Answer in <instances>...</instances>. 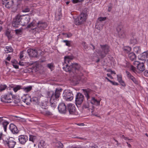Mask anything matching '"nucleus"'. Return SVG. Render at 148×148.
Returning a JSON list of instances; mask_svg holds the SVG:
<instances>
[{
	"label": "nucleus",
	"instance_id": "14",
	"mask_svg": "<svg viewBox=\"0 0 148 148\" xmlns=\"http://www.w3.org/2000/svg\"><path fill=\"white\" fill-rule=\"evenodd\" d=\"M1 3L6 8H10L12 7L14 2L13 0H2Z\"/></svg>",
	"mask_w": 148,
	"mask_h": 148
},
{
	"label": "nucleus",
	"instance_id": "12",
	"mask_svg": "<svg viewBox=\"0 0 148 148\" xmlns=\"http://www.w3.org/2000/svg\"><path fill=\"white\" fill-rule=\"evenodd\" d=\"M20 16L21 25L25 26L27 25L30 20L31 18L30 16L28 15Z\"/></svg>",
	"mask_w": 148,
	"mask_h": 148
},
{
	"label": "nucleus",
	"instance_id": "63",
	"mask_svg": "<svg viewBox=\"0 0 148 148\" xmlns=\"http://www.w3.org/2000/svg\"><path fill=\"white\" fill-rule=\"evenodd\" d=\"M107 75L108 77H110L111 79H113V77L110 75V74L107 73Z\"/></svg>",
	"mask_w": 148,
	"mask_h": 148
},
{
	"label": "nucleus",
	"instance_id": "30",
	"mask_svg": "<svg viewBox=\"0 0 148 148\" xmlns=\"http://www.w3.org/2000/svg\"><path fill=\"white\" fill-rule=\"evenodd\" d=\"M9 124V122L7 121H5L2 122V126L3 127L4 131L5 132H6L7 126Z\"/></svg>",
	"mask_w": 148,
	"mask_h": 148
},
{
	"label": "nucleus",
	"instance_id": "19",
	"mask_svg": "<svg viewBox=\"0 0 148 148\" xmlns=\"http://www.w3.org/2000/svg\"><path fill=\"white\" fill-rule=\"evenodd\" d=\"M27 52L28 53L29 56L31 57H37L38 53L37 51L33 49H28L27 50Z\"/></svg>",
	"mask_w": 148,
	"mask_h": 148
},
{
	"label": "nucleus",
	"instance_id": "39",
	"mask_svg": "<svg viewBox=\"0 0 148 148\" xmlns=\"http://www.w3.org/2000/svg\"><path fill=\"white\" fill-rule=\"evenodd\" d=\"M89 105L88 102H87L85 103L82 107L83 109H84L86 108H89Z\"/></svg>",
	"mask_w": 148,
	"mask_h": 148
},
{
	"label": "nucleus",
	"instance_id": "37",
	"mask_svg": "<svg viewBox=\"0 0 148 148\" xmlns=\"http://www.w3.org/2000/svg\"><path fill=\"white\" fill-rule=\"evenodd\" d=\"M11 62L12 63V65L13 67L16 69H18V66L16 64V63L17 62L16 60H14L13 61L12 60Z\"/></svg>",
	"mask_w": 148,
	"mask_h": 148
},
{
	"label": "nucleus",
	"instance_id": "52",
	"mask_svg": "<svg viewBox=\"0 0 148 148\" xmlns=\"http://www.w3.org/2000/svg\"><path fill=\"white\" fill-rule=\"evenodd\" d=\"M117 80L119 82L123 80L122 79V76L121 75H117Z\"/></svg>",
	"mask_w": 148,
	"mask_h": 148
},
{
	"label": "nucleus",
	"instance_id": "15",
	"mask_svg": "<svg viewBox=\"0 0 148 148\" xmlns=\"http://www.w3.org/2000/svg\"><path fill=\"white\" fill-rule=\"evenodd\" d=\"M83 91H84V94L87 98V101L89 100L91 98V99L92 97V96L94 94V92L90 89H83Z\"/></svg>",
	"mask_w": 148,
	"mask_h": 148
},
{
	"label": "nucleus",
	"instance_id": "1",
	"mask_svg": "<svg viewBox=\"0 0 148 148\" xmlns=\"http://www.w3.org/2000/svg\"><path fill=\"white\" fill-rule=\"evenodd\" d=\"M0 143L7 145L9 148H13L16 144V142L14 138L12 137L8 138L2 133H0Z\"/></svg>",
	"mask_w": 148,
	"mask_h": 148
},
{
	"label": "nucleus",
	"instance_id": "4",
	"mask_svg": "<svg viewBox=\"0 0 148 148\" xmlns=\"http://www.w3.org/2000/svg\"><path fill=\"white\" fill-rule=\"evenodd\" d=\"M74 57L73 56H65L64 58V62L63 63L64 66L63 69L66 72L70 71L71 68L70 65L69 66V64L71 62V60L73 59Z\"/></svg>",
	"mask_w": 148,
	"mask_h": 148
},
{
	"label": "nucleus",
	"instance_id": "55",
	"mask_svg": "<svg viewBox=\"0 0 148 148\" xmlns=\"http://www.w3.org/2000/svg\"><path fill=\"white\" fill-rule=\"evenodd\" d=\"M34 23L33 22L31 23L30 24L28 25L27 26V27L28 28H30L34 26Z\"/></svg>",
	"mask_w": 148,
	"mask_h": 148
},
{
	"label": "nucleus",
	"instance_id": "41",
	"mask_svg": "<svg viewBox=\"0 0 148 148\" xmlns=\"http://www.w3.org/2000/svg\"><path fill=\"white\" fill-rule=\"evenodd\" d=\"M126 73L127 74V78L129 79H131L134 76L128 71H126Z\"/></svg>",
	"mask_w": 148,
	"mask_h": 148
},
{
	"label": "nucleus",
	"instance_id": "11",
	"mask_svg": "<svg viewBox=\"0 0 148 148\" xmlns=\"http://www.w3.org/2000/svg\"><path fill=\"white\" fill-rule=\"evenodd\" d=\"M116 31L118 34L119 36L121 38H123L126 37L125 31L123 29L122 25H119L116 28Z\"/></svg>",
	"mask_w": 148,
	"mask_h": 148
},
{
	"label": "nucleus",
	"instance_id": "61",
	"mask_svg": "<svg viewBox=\"0 0 148 148\" xmlns=\"http://www.w3.org/2000/svg\"><path fill=\"white\" fill-rule=\"evenodd\" d=\"M23 53L22 52L21 53L20 55V58L21 59L23 57Z\"/></svg>",
	"mask_w": 148,
	"mask_h": 148
},
{
	"label": "nucleus",
	"instance_id": "44",
	"mask_svg": "<svg viewBox=\"0 0 148 148\" xmlns=\"http://www.w3.org/2000/svg\"><path fill=\"white\" fill-rule=\"evenodd\" d=\"M129 69L130 70L132 71L135 73H136V68L132 65H130V66L129 67Z\"/></svg>",
	"mask_w": 148,
	"mask_h": 148
},
{
	"label": "nucleus",
	"instance_id": "47",
	"mask_svg": "<svg viewBox=\"0 0 148 148\" xmlns=\"http://www.w3.org/2000/svg\"><path fill=\"white\" fill-rule=\"evenodd\" d=\"M47 66L51 71L53 69L54 66L53 63H51L47 64Z\"/></svg>",
	"mask_w": 148,
	"mask_h": 148
},
{
	"label": "nucleus",
	"instance_id": "6",
	"mask_svg": "<svg viewBox=\"0 0 148 148\" xmlns=\"http://www.w3.org/2000/svg\"><path fill=\"white\" fill-rule=\"evenodd\" d=\"M63 97L66 101H70L73 99V95L72 91L70 90H67L64 92Z\"/></svg>",
	"mask_w": 148,
	"mask_h": 148
},
{
	"label": "nucleus",
	"instance_id": "48",
	"mask_svg": "<svg viewBox=\"0 0 148 148\" xmlns=\"http://www.w3.org/2000/svg\"><path fill=\"white\" fill-rule=\"evenodd\" d=\"M5 35L8 37L9 39H11L12 36L9 32L8 31H7L6 32Z\"/></svg>",
	"mask_w": 148,
	"mask_h": 148
},
{
	"label": "nucleus",
	"instance_id": "43",
	"mask_svg": "<svg viewBox=\"0 0 148 148\" xmlns=\"http://www.w3.org/2000/svg\"><path fill=\"white\" fill-rule=\"evenodd\" d=\"M43 113L44 114L47 116L51 115L52 114L51 112L47 110L45 111Z\"/></svg>",
	"mask_w": 148,
	"mask_h": 148
},
{
	"label": "nucleus",
	"instance_id": "2",
	"mask_svg": "<svg viewBox=\"0 0 148 148\" xmlns=\"http://www.w3.org/2000/svg\"><path fill=\"white\" fill-rule=\"evenodd\" d=\"M47 26V23L45 21H39L37 23V27L34 28L32 29L33 32L35 33H39L42 30L45 29Z\"/></svg>",
	"mask_w": 148,
	"mask_h": 148
},
{
	"label": "nucleus",
	"instance_id": "40",
	"mask_svg": "<svg viewBox=\"0 0 148 148\" xmlns=\"http://www.w3.org/2000/svg\"><path fill=\"white\" fill-rule=\"evenodd\" d=\"M134 51L136 53H139L140 51V49L139 47H136L134 48Z\"/></svg>",
	"mask_w": 148,
	"mask_h": 148
},
{
	"label": "nucleus",
	"instance_id": "22",
	"mask_svg": "<svg viewBox=\"0 0 148 148\" xmlns=\"http://www.w3.org/2000/svg\"><path fill=\"white\" fill-rule=\"evenodd\" d=\"M88 101L90 102L92 104L95 105L97 106H99L100 105V101L96 99L94 97H92L91 99L88 100Z\"/></svg>",
	"mask_w": 148,
	"mask_h": 148
},
{
	"label": "nucleus",
	"instance_id": "57",
	"mask_svg": "<svg viewBox=\"0 0 148 148\" xmlns=\"http://www.w3.org/2000/svg\"><path fill=\"white\" fill-rule=\"evenodd\" d=\"M110 82L114 85H118L119 84L117 82H113L112 81H111Z\"/></svg>",
	"mask_w": 148,
	"mask_h": 148
},
{
	"label": "nucleus",
	"instance_id": "59",
	"mask_svg": "<svg viewBox=\"0 0 148 148\" xmlns=\"http://www.w3.org/2000/svg\"><path fill=\"white\" fill-rule=\"evenodd\" d=\"M79 0H73L72 2L74 3H77L79 2Z\"/></svg>",
	"mask_w": 148,
	"mask_h": 148
},
{
	"label": "nucleus",
	"instance_id": "54",
	"mask_svg": "<svg viewBox=\"0 0 148 148\" xmlns=\"http://www.w3.org/2000/svg\"><path fill=\"white\" fill-rule=\"evenodd\" d=\"M106 17H101L99 18L98 19L99 21H104L106 19Z\"/></svg>",
	"mask_w": 148,
	"mask_h": 148
},
{
	"label": "nucleus",
	"instance_id": "3",
	"mask_svg": "<svg viewBox=\"0 0 148 148\" xmlns=\"http://www.w3.org/2000/svg\"><path fill=\"white\" fill-rule=\"evenodd\" d=\"M101 48L102 50H99L97 52L100 57L103 58L108 54L110 51V47L107 45H100Z\"/></svg>",
	"mask_w": 148,
	"mask_h": 148
},
{
	"label": "nucleus",
	"instance_id": "31",
	"mask_svg": "<svg viewBox=\"0 0 148 148\" xmlns=\"http://www.w3.org/2000/svg\"><path fill=\"white\" fill-rule=\"evenodd\" d=\"M29 140L30 141H32L34 143L37 141V137L36 136L30 135Z\"/></svg>",
	"mask_w": 148,
	"mask_h": 148
},
{
	"label": "nucleus",
	"instance_id": "32",
	"mask_svg": "<svg viewBox=\"0 0 148 148\" xmlns=\"http://www.w3.org/2000/svg\"><path fill=\"white\" fill-rule=\"evenodd\" d=\"M13 49L10 47L7 46L5 48V51L6 53L12 52L13 51Z\"/></svg>",
	"mask_w": 148,
	"mask_h": 148
},
{
	"label": "nucleus",
	"instance_id": "38",
	"mask_svg": "<svg viewBox=\"0 0 148 148\" xmlns=\"http://www.w3.org/2000/svg\"><path fill=\"white\" fill-rule=\"evenodd\" d=\"M81 78L78 76V75H75L73 77V80L74 81H78L81 80Z\"/></svg>",
	"mask_w": 148,
	"mask_h": 148
},
{
	"label": "nucleus",
	"instance_id": "51",
	"mask_svg": "<svg viewBox=\"0 0 148 148\" xmlns=\"http://www.w3.org/2000/svg\"><path fill=\"white\" fill-rule=\"evenodd\" d=\"M21 32L22 31L20 29H16L15 30L16 34H21Z\"/></svg>",
	"mask_w": 148,
	"mask_h": 148
},
{
	"label": "nucleus",
	"instance_id": "53",
	"mask_svg": "<svg viewBox=\"0 0 148 148\" xmlns=\"http://www.w3.org/2000/svg\"><path fill=\"white\" fill-rule=\"evenodd\" d=\"M82 46L84 47V49H86L88 48V46L86 45V43L85 42H83L82 43Z\"/></svg>",
	"mask_w": 148,
	"mask_h": 148
},
{
	"label": "nucleus",
	"instance_id": "46",
	"mask_svg": "<svg viewBox=\"0 0 148 148\" xmlns=\"http://www.w3.org/2000/svg\"><path fill=\"white\" fill-rule=\"evenodd\" d=\"M7 88V86L5 85H1L0 86V92L4 90Z\"/></svg>",
	"mask_w": 148,
	"mask_h": 148
},
{
	"label": "nucleus",
	"instance_id": "17",
	"mask_svg": "<svg viewBox=\"0 0 148 148\" xmlns=\"http://www.w3.org/2000/svg\"><path fill=\"white\" fill-rule=\"evenodd\" d=\"M9 129L12 133L14 134H18L19 132V131L16 126L13 123L10 124Z\"/></svg>",
	"mask_w": 148,
	"mask_h": 148
},
{
	"label": "nucleus",
	"instance_id": "36",
	"mask_svg": "<svg viewBox=\"0 0 148 148\" xmlns=\"http://www.w3.org/2000/svg\"><path fill=\"white\" fill-rule=\"evenodd\" d=\"M131 50V48L129 46L125 47L124 48V50L125 52L127 53H128Z\"/></svg>",
	"mask_w": 148,
	"mask_h": 148
},
{
	"label": "nucleus",
	"instance_id": "50",
	"mask_svg": "<svg viewBox=\"0 0 148 148\" xmlns=\"http://www.w3.org/2000/svg\"><path fill=\"white\" fill-rule=\"evenodd\" d=\"M130 79H131L135 84H138V81L136 80L134 77H133L131 78Z\"/></svg>",
	"mask_w": 148,
	"mask_h": 148
},
{
	"label": "nucleus",
	"instance_id": "8",
	"mask_svg": "<svg viewBox=\"0 0 148 148\" xmlns=\"http://www.w3.org/2000/svg\"><path fill=\"white\" fill-rule=\"evenodd\" d=\"M70 67H71V70L69 72H72L73 73H77V72L82 69V68L80 65L77 63L72 64L71 65H70Z\"/></svg>",
	"mask_w": 148,
	"mask_h": 148
},
{
	"label": "nucleus",
	"instance_id": "49",
	"mask_svg": "<svg viewBox=\"0 0 148 148\" xmlns=\"http://www.w3.org/2000/svg\"><path fill=\"white\" fill-rule=\"evenodd\" d=\"M62 34L64 35L66 37L68 38L71 37L72 36V34L71 33H63Z\"/></svg>",
	"mask_w": 148,
	"mask_h": 148
},
{
	"label": "nucleus",
	"instance_id": "24",
	"mask_svg": "<svg viewBox=\"0 0 148 148\" xmlns=\"http://www.w3.org/2000/svg\"><path fill=\"white\" fill-rule=\"evenodd\" d=\"M148 57V51L143 52L140 55V59L142 60H145Z\"/></svg>",
	"mask_w": 148,
	"mask_h": 148
},
{
	"label": "nucleus",
	"instance_id": "26",
	"mask_svg": "<svg viewBox=\"0 0 148 148\" xmlns=\"http://www.w3.org/2000/svg\"><path fill=\"white\" fill-rule=\"evenodd\" d=\"M128 58L132 61L134 60L136 58V56L134 53L132 52L128 55Z\"/></svg>",
	"mask_w": 148,
	"mask_h": 148
},
{
	"label": "nucleus",
	"instance_id": "18",
	"mask_svg": "<svg viewBox=\"0 0 148 148\" xmlns=\"http://www.w3.org/2000/svg\"><path fill=\"white\" fill-rule=\"evenodd\" d=\"M75 108L74 105L69 104L67 105V109L70 114H75Z\"/></svg>",
	"mask_w": 148,
	"mask_h": 148
},
{
	"label": "nucleus",
	"instance_id": "20",
	"mask_svg": "<svg viewBox=\"0 0 148 148\" xmlns=\"http://www.w3.org/2000/svg\"><path fill=\"white\" fill-rule=\"evenodd\" d=\"M28 138L26 135H21L18 137V140L20 143L21 144H24L27 140Z\"/></svg>",
	"mask_w": 148,
	"mask_h": 148
},
{
	"label": "nucleus",
	"instance_id": "9",
	"mask_svg": "<svg viewBox=\"0 0 148 148\" xmlns=\"http://www.w3.org/2000/svg\"><path fill=\"white\" fill-rule=\"evenodd\" d=\"M13 99L12 95L11 93L2 95L1 97V99L2 101L6 103H10Z\"/></svg>",
	"mask_w": 148,
	"mask_h": 148
},
{
	"label": "nucleus",
	"instance_id": "21",
	"mask_svg": "<svg viewBox=\"0 0 148 148\" xmlns=\"http://www.w3.org/2000/svg\"><path fill=\"white\" fill-rule=\"evenodd\" d=\"M61 9L59 8L55 14V17L56 20H59L62 17Z\"/></svg>",
	"mask_w": 148,
	"mask_h": 148
},
{
	"label": "nucleus",
	"instance_id": "10",
	"mask_svg": "<svg viewBox=\"0 0 148 148\" xmlns=\"http://www.w3.org/2000/svg\"><path fill=\"white\" fill-rule=\"evenodd\" d=\"M84 99L83 95L80 93H78L77 94L75 98V103L76 105L78 106H80L82 103Z\"/></svg>",
	"mask_w": 148,
	"mask_h": 148
},
{
	"label": "nucleus",
	"instance_id": "58",
	"mask_svg": "<svg viewBox=\"0 0 148 148\" xmlns=\"http://www.w3.org/2000/svg\"><path fill=\"white\" fill-rule=\"evenodd\" d=\"M139 63H140L136 61H135L133 62V64L134 65L138 66V65L139 64Z\"/></svg>",
	"mask_w": 148,
	"mask_h": 148
},
{
	"label": "nucleus",
	"instance_id": "5",
	"mask_svg": "<svg viewBox=\"0 0 148 148\" xmlns=\"http://www.w3.org/2000/svg\"><path fill=\"white\" fill-rule=\"evenodd\" d=\"M87 14L86 13L82 12L75 20V21L76 25L81 24L86 19Z\"/></svg>",
	"mask_w": 148,
	"mask_h": 148
},
{
	"label": "nucleus",
	"instance_id": "33",
	"mask_svg": "<svg viewBox=\"0 0 148 148\" xmlns=\"http://www.w3.org/2000/svg\"><path fill=\"white\" fill-rule=\"evenodd\" d=\"M30 11V8L28 7H23L22 9V11L23 12H29Z\"/></svg>",
	"mask_w": 148,
	"mask_h": 148
},
{
	"label": "nucleus",
	"instance_id": "23",
	"mask_svg": "<svg viewBox=\"0 0 148 148\" xmlns=\"http://www.w3.org/2000/svg\"><path fill=\"white\" fill-rule=\"evenodd\" d=\"M39 148H46L47 146V144L43 140H40L38 144Z\"/></svg>",
	"mask_w": 148,
	"mask_h": 148
},
{
	"label": "nucleus",
	"instance_id": "25",
	"mask_svg": "<svg viewBox=\"0 0 148 148\" xmlns=\"http://www.w3.org/2000/svg\"><path fill=\"white\" fill-rule=\"evenodd\" d=\"M137 68L140 71H143L145 69V67L143 63H140L138 66H137Z\"/></svg>",
	"mask_w": 148,
	"mask_h": 148
},
{
	"label": "nucleus",
	"instance_id": "29",
	"mask_svg": "<svg viewBox=\"0 0 148 148\" xmlns=\"http://www.w3.org/2000/svg\"><path fill=\"white\" fill-rule=\"evenodd\" d=\"M32 87L31 86L23 87L22 89L26 92H28L31 90Z\"/></svg>",
	"mask_w": 148,
	"mask_h": 148
},
{
	"label": "nucleus",
	"instance_id": "62",
	"mask_svg": "<svg viewBox=\"0 0 148 148\" xmlns=\"http://www.w3.org/2000/svg\"><path fill=\"white\" fill-rule=\"evenodd\" d=\"M133 41H132V40L131 39L130 41V42H131V43L134 44L136 43V40L135 39L133 40Z\"/></svg>",
	"mask_w": 148,
	"mask_h": 148
},
{
	"label": "nucleus",
	"instance_id": "27",
	"mask_svg": "<svg viewBox=\"0 0 148 148\" xmlns=\"http://www.w3.org/2000/svg\"><path fill=\"white\" fill-rule=\"evenodd\" d=\"M32 99L30 97L28 96V97L23 99V101L27 105H28L31 102Z\"/></svg>",
	"mask_w": 148,
	"mask_h": 148
},
{
	"label": "nucleus",
	"instance_id": "34",
	"mask_svg": "<svg viewBox=\"0 0 148 148\" xmlns=\"http://www.w3.org/2000/svg\"><path fill=\"white\" fill-rule=\"evenodd\" d=\"M62 42L65 43L66 45L69 47H70L71 46V43L72 42L71 41L64 40L62 41Z\"/></svg>",
	"mask_w": 148,
	"mask_h": 148
},
{
	"label": "nucleus",
	"instance_id": "28",
	"mask_svg": "<svg viewBox=\"0 0 148 148\" xmlns=\"http://www.w3.org/2000/svg\"><path fill=\"white\" fill-rule=\"evenodd\" d=\"M31 102L35 104H39V100L36 97H34L32 99Z\"/></svg>",
	"mask_w": 148,
	"mask_h": 148
},
{
	"label": "nucleus",
	"instance_id": "64",
	"mask_svg": "<svg viewBox=\"0 0 148 148\" xmlns=\"http://www.w3.org/2000/svg\"><path fill=\"white\" fill-rule=\"evenodd\" d=\"M11 57L10 56L8 55L7 57V58L6 60H8V61H10L11 59Z\"/></svg>",
	"mask_w": 148,
	"mask_h": 148
},
{
	"label": "nucleus",
	"instance_id": "60",
	"mask_svg": "<svg viewBox=\"0 0 148 148\" xmlns=\"http://www.w3.org/2000/svg\"><path fill=\"white\" fill-rule=\"evenodd\" d=\"M145 75L146 76H148V70L145 71L144 72Z\"/></svg>",
	"mask_w": 148,
	"mask_h": 148
},
{
	"label": "nucleus",
	"instance_id": "56",
	"mask_svg": "<svg viewBox=\"0 0 148 148\" xmlns=\"http://www.w3.org/2000/svg\"><path fill=\"white\" fill-rule=\"evenodd\" d=\"M119 83L122 86H126V84L122 80Z\"/></svg>",
	"mask_w": 148,
	"mask_h": 148
},
{
	"label": "nucleus",
	"instance_id": "16",
	"mask_svg": "<svg viewBox=\"0 0 148 148\" xmlns=\"http://www.w3.org/2000/svg\"><path fill=\"white\" fill-rule=\"evenodd\" d=\"M58 109L59 112L62 114H65L67 111L66 106L64 103H62L59 105Z\"/></svg>",
	"mask_w": 148,
	"mask_h": 148
},
{
	"label": "nucleus",
	"instance_id": "35",
	"mask_svg": "<svg viewBox=\"0 0 148 148\" xmlns=\"http://www.w3.org/2000/svg\"><path fill=\"white\" fill-rule=\"evenodd\" d=\"M22 87L21 86L18 85L14 87L13 90L15 92H16L18 90L22 89Z\"/></svg>",
	"mask_w": 148,
	"mask_h": 148
},
{
	"label": "nucleus",
	"instance_id": "7",
	"mask_svg": "<svg viewBox=\"0 0 148 148\" xmlns=\"http://www.w3.org/2000/svg\"><path fill=\"white\" fill-rule=\"evenodd\" d=\"M62 90L61 89L57 88L55 92H51L52 94L50 99L51 101H54V102L58 100L60 97Z\"/></svg>",
	"mask_w": 148,
	"mask_h": 148
},
{
	"label": "nucleus",
	"instance_id": "42",
	"mask_svg": "<svg viewBox=\"0 0 148 148\" xmlns=\"http://www.w3.org/2000/svg\"><path fill=\"white\" fill-rule=\"evenodd\" d=\"M56 146L58 148H62L63 146V144L60 142L56 143Z\"/></svg>",
	"mask_w": 148,
	"mask_h": 148
},
{
	"label": "nucleus",
	"instance_id": "45",
	"mask_svg": "<svg viewBox=\"0 0 148 148\" xmlns=\"http://www.w3.org/2000/svg\"><path fill=\"white\" fill-rule=\"evenodd\" d=\"M50 105L51 107L53 108H55L56 107V104L55 102L54 101H51V100H50Z\"/></svg>",
	"mask_w": 148,
	"mask_h": 148
},
{
	"label": "nucleus",
	"instance_id": "13",
	"mask_svg": "<svg viewBox=\"0 0 148 148\" xmlns=\"http://www.w3.org/2000/svg\"><path fill=\"white\" fill-rule=\"evenodd\" d=\"M20 18V15H17L15 17L12 22V25L13 27H17L18 25H21Z\"/></svg>",
	"mask_w": 148,
	"mask_h": 148
}]
</instances>
